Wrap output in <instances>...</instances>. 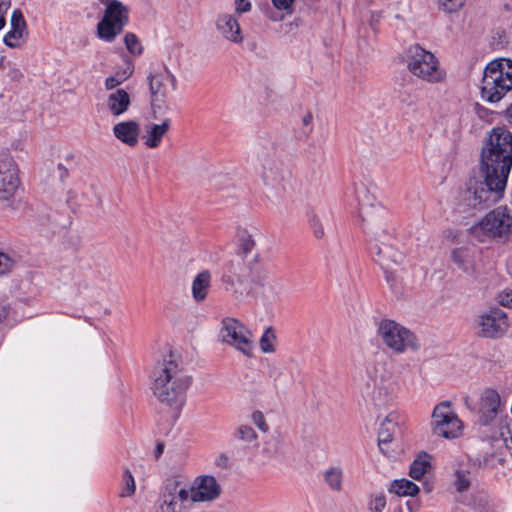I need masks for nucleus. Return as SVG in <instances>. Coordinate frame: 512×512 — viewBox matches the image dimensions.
<instances>
[{
	"label": "nucleus",
	"mask_w": 512,
	"mask_h": 512,
	"mask_svg": "<svg viewBox=\"0 0 512 512\" xmlns=\"http://www.w3.org/2000/svg\"><path fill=\"white\" fill-rule=\"evenodd\" d=\"M309 223L312 228L313 235L317 239H322L325 236V231L320 219L316 215H312L309 219Z\"/></svg>",
	"instance_id": "obj_44"
},
{
	"label": "nucleus",
	"mask_w": 512,
	"mask_h": 512,
	"mask_svg": "<svg viewBox=\"0 0 512 512\" xmlns=\"http://www.w3.org/2000/svg\"><path fill=\"white\" fill-rule=\"evenodd\" d=\"M431 467L427 454L419 455L411 464L409 475L415 480H420Z\"/></svg>",
	"instance_id": "obj_30"
},
{
	"label": "nucleus",
	"mask_w": 512,
	"mask_h": 512,
	"mask_svg": "<svg viewBox=\"0 0 512 512\" xmlns=\"http://www.w3.org/2000/svg\"><path fill=\"white\" fill-rule=\"evenodd\" d=\"M17 262L18 257L15 253L0 251V276L10 273Z\"/></svg>",
	"instance_id": "obj_33"
},
{
	"label": "nucleus",
	"mask_w": 512,
	"mask_h": 512,
	"mask_svg": "<svg viewBox=\"0 0 512 512\" xmlns=\"http://www.w3.org/2000/svg\"><path fill=\"white\" fill-rule=\"evenodd\" d=\"M229 464V458L226 454H220L215 460V466L220 468H226Z\"/></svg>",
	"instance_id": "obj_49"
},
{
	"label": "nucleus",
	"mask_w": 512,
	"mask_h": 512,
	"mask_svg": "<svg viewBox=\"0 0 512 512\" xmlns=\"http://www.w3.org/2000/svg\"><path fill=\"white\" fill-rule=\"evenodd\" d=\"M193 500L184 478L173 476L165 480L157 507V512H190Z\"/></svg>",
	"instance_id": "obj_7"
},
{
	"label": "nucleus",
	"mask_w": 512,
	"mask_h": 512,
	"mask_svg": "<svg viewBox=\"0 0 512 512\" xmlns=\"http://www.w3.org/2000/svg\"><path fill=\"white\" fill-rule=\"evenodd\" d=\"M372 395L376 401L386 403L394 400L400 389V377L396 374L392 363L383 356L375 357L366 368Z\"/></svg>",
	"instance_id": "obj_4"
},
{
	"label": "nucleus",
	"mask_w": 512,
	"mask_h": 512,
	"mask_svg": "<svg viewBox=\"0 0 512 512\" xmlns=\"http://www.w3.org/2000/svg\"><path fill=\"white\" fill-rule=\"evenodd\" d=\"M386 506V498L383 494L373 495L368 503L369 512H382Z\"/></svg>",
	"instance_id": "obj_40"
},
{
	"label": "nucleus",
	"mask_w": 512,
	"mask_h": 512,
	"mask_svg": "<svg viewBox=\"0 0 512 512\" xmlns=\"http://www.w3.org/2000/svg\"><path fill=\"white\" fill-rule=\"evenodd\" d=\"M453 262L463 271L472 270L473 253L468 247L456 248L452 251Z\"/></svg>",
	"instance_id": "obj_29"
},
{
	"label": "nucleus",
	"mask_w": 512,
	"mask_h": 512,
	"mask_svg": "<svg viewBox=\"0 0 512 512\" xmlns=\"http://www.w3.org/2000/svg\"><path fill=\"white\" fill-rule=\"evenodd\" d=\"M106 105L111 115L119 117L128 111L131 105L130 95L122 88L115 89L108 94Z\"/></svg>",
	"instance_id": "obj_22"
},
{
	"label": "nucleus",
	"mask_w": 512,
	"mask_h": 512,
	"mask_svg": "<svg viewBox=\"0 0 512 512\" xmlns=\"http://www.w3.org/2000/svg\"><path fill=\"white\" fill-rule=\"evenodd\" d=\"M506 442V447L509 449V450H512V436L510 437L509 440H505Z\"/></svg>",
	"instance_id": "obj_53"
},
{
	"label": "nucleus",
	"mask_w": 512,
	"mask_h": 512,
	"mask_svg": "<svg viewBox=\"0 0 512 512\" xmlns=\"http://www.w3.org/2000/svg\"><path fill=\"white\" fill-rule=\"evenodd\" d=\"M510 90H512V60L500 58L491 61L486 66L482 78V99L496 103Z\"/></svg>",
	"instance_id": "obj_5"
},
{
	"label": "nucleus",
	"mask_w": 512,
	"mask_h": 512,
	"mask_svg": "<svg viewBox=\"0 0 512 512\" xmlns=\"http://www.w3.org/2000/svg\"><path fill=\"white\" fill-rule=\"evenodd\" d=\"M507 313L494 307L482 312L477 319L479 335L489 339L503 337L509 329Z\"/></svg>",
	"instance_id": "obj_12"
},
{
	"label": "nucleus",
	"mask_w": 512,
	"mask_h": 512,
	"mask_svg": "<svg viewBox=\"0 0 512 512\" xmlns=\"http://www.w3.org/2000/svg\"><path fill=\"white\" fill-rule=\"evenodd\" d=\"M465 0H438L439 6L446 12L452 13L463 7Z\"/></svg>",
	"instance_id": "obj_41"
},
{
	"label": "nucleus",
	"mask_w": 512,
	"mask_h": 512,
	"mask_svg": "<svg viewBox=\"0 0 512 512\" xmlns=\"http://www.w3.org/2000/svg\"><path fill=\"white\" fill-rule=\"evenodd\" d=\"M507 117H508L510 123H512V104L507 109Z\"/></svg>",
	"instance_id": "obj_52"
},
{
	"label": "nucleus",
	"mask_w": 512,
	"mask_h": 512,
	"mask_svg": "<svg viewBox=\"0 0 512 512\" xmlns=\"http://www.w3.org/2000/svg\"><path fill=\"white\" fill-rule=\"evenodd\" d=\"M469 233L480 243H507L512 240V210L497 207L475 222Z\"/></svg>",
	"instance_id": "obj_3"
},
{
	"label": "nucleus",
	"mask_w": 512,
	"mask_h": 512,
	"mask_svg": "<svg viewBox=\"0 0 512 512\" xmlns=\"http://www.w3.org/2000/svg\"><path fill=\"white\" fill-rule=\"evenodd\" d=\"M376 336L396 354L417 351L420 348L419 339L414 332L392 319H381L377 323Z\"/></svg>",
	"instance_id": "obj_6"
},
{
	"label": "nucleus",
	"mask_w": 512,
	"mask_h": 512,
	"mask_svg": "<svg viewBox=\"0 0 512 512\" xmlns=\"http://www.w3.org/2000/svg\"><path fill=\"white\" fill-rule=\"evenodd\" d=\"M370 233L373 235L374 243L371 245V251L378 258L376 259L378 263L385 270H391V263L402 264L404 261V255L395 250L389 243H386L385 240H389L390 236L387 233L377 234L373 229H370Z\"/></svg>",
	"instance_id": "obj_14"
},
{
	"label": "nucleus",
	"mask_w": 512,
	"mask_h": 512,
	"mask_svg": "<svg viewBox=\"0 0 512 512\" xmlns=\"http://www.w3.org/2000/svg\"><path fill=\"white\" fill-rule=\"evenodd\" d=\"M484 180L471 179L460 192L458 206L462 211L482 203L495 202L503 193L512 167V133L504 127H495L482 148Z\"/></svg>",
	"instance_id": "obj_1"
},
{
	"label": "nucleus",
	"mask_w": 512,
	"mask_h": 512,
	"mask_svg": "<svg viewBox=\"0 0 512 512\" xmlns=\"http://www.w3.org/2000/svg\"><path fill=\"white\" fill-rule=\"evenodd\" d=\"M124 43L127 50L136 56H139L143 52V47L138 39V37L133 33H127L124 37Z\"/></svg>",
	"instance_id": "obj_36"
},
{
	"label": "nucleus",
	"mask_w": 512,
	"mask_h": 512,
	"mask_svg": "<svg viewBox=\"0 0 512 512\" xmlns=\"http://www.w3.org/2000/svg\"><path fill=\"white\" fill-rule=\"evenodd\" d=\"M127 20L126 9L118 1H112L106 8L104 17L98 23L97 32L99 38L111 42L120 34Z\"/></svg>",
	"instance_id": "obj_11"
},
{
	"label": "nucleus",
	"mask_w": 512,
	"mask_h": 512,
	"mask_svg": "<svg viewBox=\"0 0 512 512\" xmlns=\"http://www.w3.org/2000/svg\"><path fill=\"white\" fill-rule=\"evenodd\" d=\"M235 12L238 14L247 13L251 10L252 4L249 0H235Z\"/></svg>",
	"instance_id": "obj_46"
},
{
	"label": "nucleus",
	"mask_w": 512,
	"mask_h": 512,
	"mask_svg": "<svg viewBox=\"0 0 512 512\" xmlns=\"http://www.w3.org/2000/svg\"><path fill=\"white\" fill-rule=\"evenodd\" d=\"M253 424L263 433L269 431V425L266 422L265 416L261 411H254L251 415Z\"/></svg>",
	"instance_id": "obj_42"
},
{
	"label": "nucleus",
	"mask_w": 512,
	"mask_h": 512,
	"mask_svg": "<svg viewBox=\"0 0 512 512\" xmlns=\"http://www.w3.org/2000/svg\"><path fill=\"white\" fill-rule=\"evenodd\" d=\"M19 186L18 169L12 159L0 161V200L10 199Z\"/></svg>",
	"instance_id": "obj_16"
},
{
	"label": "nucleus",
	"mask_w": 512,
	"mask_h": 512,
	"mask_svg": "<svg viewBox=\"0 0 512 512\" xmlns=\"http://www.w3.org/2000/svg\"><path fill=\"white\" fill-rule=\"evenodd\" d=\"M10 26V31L4 36V43L8 47L13 48L19 45V41L22 39L26 31V21L19 9H15L12 12Z\"/></svg>",
	"instance_id": "obj_21"
},
{
	"label": "nucleus",
	"mask_w": 512,
	"mask_h": 512,
	"mask_svg": "<svg viewBox=\"0 0 512 512\" xmlns=\"http://www.w3.org/2000/svg\"><path fill=\"white\" fill-rule=\"evenodd\" d=\"M224 288L237 301H243L250 293V284L242 275L233 272L222 277Z\"/></svg>",
	"instance_id": "obj_20"
},
{
	"label": "nucleus",
	"mask_w": 512,
	"mask_h": 512,
	"mask_svg": "<svg viewBox=\"0 0 512 512\" xmlns=\"http://www.w3.org/2000/svg\"><path fill=\"white\" fill-rule=\"evenodd\" d=\"M162 451H163V445H162V444H158V446H157V456H158L159 454H161V453H162Z\"/></svg>",
	"instance_id": "obj_54"
},
{
	"label": "nucleus",
	"mask_w": 512,
	"mask_h": 512,
	"mask_svg": "<svg viewBox=\"0 0 512 512\" xmlns=\"http://www.w3.org/2000/svg\"><path fill=\"white\" fill-rule=\"evenodd\" d=\"M211 284V273L204 270L196 275L192 282L191 291L195 301L202 302L206 299Z\"/></svg>",
	"instance_id": "obj_24"
},
{
	"label": "nucleus",
	"mask_w": 512,
	"mask_h": 512,
	"mask_svg": "<svg viewBox=\"0 0 512 512\" xmlns=\"http://www.w3.org/2000/svg\"><path fill=\"white\" fill-rule=\"evenodd\" d=\"M171 119L166 118L161 124H149L145 128L143 136L144 144L148 148H157L162 142L163 136L168 132Z\"/></svg>",
	"instance_id": "obj_23"
},
{
	"label": "nucleus",
	"mask_w": 512,
	"mask_h": 512,
	"mask_svg": "<svg viewBox=\"0 0 512 512\" xmlns=\"http://www.w3.org/2000/svg\"><path fill=\"white\" fill-rule=\"evenodd\" d=\"M407 68L414 76L432 83L441 81L445 75L434 54L419 45L409 48Z\"/></svg>",
	"instance_id": "obj_9"
},
{
	"label": "nucleus",
	"mask_w": 512,
	"mask_h": 512,
	"mask_svg": "<svg viewBox=\"0 0 512 512\" xmlns=\"http://www.w3.org/2000/svg\"><path fill=\"white\" fill-rule=\"evenodd\" d=\"M483 407L492 416H495L501 405V397L498 392L492 389H488L483 393L482 396Z\"/></svg>",
	"instance_id": "obj_31"
},
{
	"label": "nucleus",
	"mask_w": 512,
	"mask_h": 512,
	"mask_svg": "<svg viewBox=\"0 0 512 512\" xmlns=\"http://www.w3.org/2000/svg\"><path fill=\"white\" fill-rule=\"evenodd\" d=\"M343 469L340 466H331L323 473L325 484L334 492L343 490Z\"/></svg>",
	"instance_id": "obj_27"
},
{
	"label": "nucleus",
	"mask_w": 512,
	"mask_h": 512,
	"mask_svg": "<svg viewBox=\"0 0 512 512\" xmlns=\"http://www.w3.org/2000/svg\"><path fill=\"white\" fill-rule=\"evenodd\" d=\"M470 468L471 464L468 460H458L455 464V487L458 492L466 491L470 486Z\"/></svg>",
	"instance_id": "obj_25"
},
{
	"label": "nucleus",
	"mask_w": 512,
	"mask_h": 512,
	"mask_svg": "<svg viewBox=\"0 0 512 512\" xmlns=\"http://www.w3.org/2000/svg\"><path fill=\"white\" fill-rule=\"evenodd\" d=\"M219 341L235 349L247 358L254 355L255 339L252 331L233 317H226L222 320L219 334Z\"/></svg>",
	"instance_id": "obj_8"
},
{
	"label": "nucleus",
	"mask_w": 512,
	"mask_h": 512,
	"mask_svg": "<svg viewBox=\"0 0 512 512\" xmlns=\"http://www.w3.org/2000/svg\"><path fill=\"white\" fill-rule=\"evenodd\" d=\"M406 507L409 512H418L421 507V502L418 499H410L406 502Z\"/></svg>",
	"instance_id": "obj_48"
},
{
	"label": "nucleus",
	"mask_w": 512,
	"mask_h": 512,
	"mask_svg": "<svg viewBox=\"0 0 512 512\" xmlns=\"http://www.w3.org/2000/svg\"><path fill=\"white\" fill-rule=\"evenodd\" d=\"M258 174L267 188L276 191L283 188L285 172L276 162L266 161L261 165Z\"/></svg>",
	"instance_id": "obj_18"
},
{
	"label": "nucleus",
	"mask_w": 512,
	"mask_h": 512,
	"mask_svg": "<svg viewBox=\"0 0 512 512\" xmlns=\"http://www.w3.org/2000/svg\"><path fill=\"white\" fill-rule=\"evenodd\" d=\"M9 314V307L6 305L0 306V323H2Z\"/></svg>",
	"instance_id": "obj_51"
},
{
	"label": "nucleus",
	"mask_w": 512,
	"mask_h": 512,
	"mask_svg": "<svg viewBox=\"0 0 512 512\" xmlns=\"http://www.w3.org/2000/svg\"><path fill=\"white\" fill-rule=\"evenodd\" d=\"M255 245V240L250 233L246 231L240 233L239 249L242 251L244 255L250 254L254 250Z\"/></svg>",
	"instance_id": "obj_38"
},
{
	"label": "nucleus",
	"mask_w": 512,
	"mask_h": 512,
	"mask_svg": "<svg viewBox=\"0 0 512 512\" xmlns=\"http://www.w3.org/2000/svg\"><path fill=\"white\" fill-rule=\"evenodd\" d=\"M496 301L503 307L512 309V289H504L496 296Z\"/></svg>",
	"instance_id": "obj_43"
},
{
	"label": "nucleus",
	"mask_w": 512,
	"mask_h": 512,
	"mask_svg": "<svg viewBox=\"0 0 512 512\" xmlns=\"http://www.w3.org/2000/svg\"><path fill=\"white\" fill-rule=\"evenodd\" d=\"M381 212H383V209L379 204L368 205L366 203L360 202L359 214L362 221L366 222L367 224L376 222Z\"/></svg>",
	"instance_id": "obj_32"
},
{
	"label": "nucleus",
	"mask_w": 512,
	"mask_h": 512,
	"mask_svg": "<svg viewBox=\"0 0 512 512\" xmlns=\"http://www.w3.org/2000/svg\"><path fill=\"white\" fill-rule=\"evenodd\" d=\"M276 335L272 327H268L259 340L260 349L263 353L275 352Z\"/></svg>",
	"instance_id": "obj_34"
},
{
	"label": "nucleus",
	"mask_w": 512,
	"mask_h": 512,
	"mask_svg": "<svg viewBox=\"0 0 512 512\" xmlns=\"http://www.w3.org/2000/svg\"><path fill=\"white\" fill-rule=\"evenodd\" d=\"M136 491L135 479L129 469H125L122 476L120 497H131Z\"/></svg>",
	"instance_id": "obj_35"
},
{
	"label": "nucleus",
	"mask_w": 512,
	"mask_h": 512,
	"mask_svg": "<svg viewBox=\"0 0 512 512\" xmlns=\"http://www.w3.org/2000/svg\"><path fill=\"white\" fill-rule=\"evenodd\" d=\"M11 6L10 0H0V30L5 27V15Z\"/></svg>",
	"instance_id": "obj_47"
},
{
	"label": "nucleus",
	"mask_w": 512,
	"mask_h": 512,
	"mask_svg": "<svg viewBox=\"0 0 512 512\" xmlns=\"http://www.w3.org/2000/svg\"><path fill=\"white\" fill-rule=\"evenodd\" d=\"M191 377L185 373L177 357L165 356L154 368L153 394L164 404L171 417L178 419L186 403Z\"/></svg>",
	"instance_id": "obj_2"
},
{
	"label": "nucleus",
	"mask_w": 512,
	"mask_h": 512,
	"mask_svg": "<svg viewBox=\"0 0 512 512\" xmlns=\"http://www.w3.org/2000/svg\"><path fill=\"white\" fill-rule=\"evenodd\" d=\"M396 430V415L389 414L381 423L378 432V446L383 451V446L392 441L393 434Z\"/></svg>",
	"instance_id": "obj_26"
},
{
	"label": "nucleus",
	"mask_w": 512,
	"mask_h": 512,
	"mask_svg": "<svg viewBox=\"0 0 512 512\" xmlns=\"http://www.w3.org/2000/svg\"><path fill=\"white\" fill-rule=\"evenodd\" d=\"M431 430L434 435L446 439H455L462 434L463 423L453 410L450 402L443 401L434 407Z\"/></svg>",
	"instance_id": "obj_10"
},
{
	"label": "nucleus",
	"mask_w": 512,
	"mask_h": 512,
	"mask_svg": "<svg viewBox=\"0 0 512 512\" xmlns=\"http://www.w3.org/2000/svg\"><path fill=\"white\" fill-rule=\"evenodd\" d=\"M112 130L114 137L128 147H135L139 142L140 125L134 120L121 121Z\"/></svg>",
	"instance_id": "obj_19"
},
{
	"label": "nucleus",
	"mask_w": 512,
	"mask_h": 512,
	"mask_svg": "<svg viewBox=\"0 0 512 512\" xmlns=\"http://www.w3.org/2000/svg\"><path fill=\"white\" fill-rule=\"evenodd\" d=\"M148 81L153 107L160 106V104L165 102L167 96V82L171 83L174 90L177 86L176 77L166 67L151 72L148 76Z\"/></svg>",
	"instance_id": "obj_15"
},
{
	"label": "nucleus",
	"mask_w": 512,
	"mask_h": 512,
	"mask_svg": "<svg viewBox=\"0 0 512 512\" xmlns=\"http://www.w3.org/2000/svg\"><path fill=\"white\" fill-rule=\"evenodd\" d=\"M395 512H403V510L401 508L395 510Z\"/></svg>",
	"instance_id": "obj_55"
},
{
	"label": "nucleus",
	"mask_w": 512,
	"mask_h": 512,
	"mask_svg": "<svg viewBox=\"0 0 512 512\" xmlns=\"http://www.w3.org/2000/svg\"><path fill=\"white\" fill-rule=\"evenodd\" d=\"M218 32L232 43H241L243 34L238 19L231 14H220L216 19Z\"/></svg>",
	"instance_id": "obj_17"
},
{
	"label": "nucleus",
	"mask_w": 512,
	"mask_h": 512,
	"mask_svg": "<svg viewBox=\"0 0 512 512\" xmlns=\"http://www.w3.org/2000/svg\"><path fill=\"white\" fill-rule=\"evenodd\" d=\"M236 436L238 439L247 443H252L257 440L256 432L249 425H240L236 430Z\"/></svg>",
	"instance_id": "obj_39"
},
{
	"label": "nucleus",
	"mask_w": 512,
	"mask_h": 512,
	"mask_svg": "<svg viewBox=\"0 0 512 512\" xmlns=\"http://www.w3.org/2000/svg\"><path fill=\"white\" fill-rule=\"evenodd\" d=\"M187 485L194 505L214 502L222 494L220 482L211 474L197 475Z\"/></svg>",
	"instance_id": "obj_13"
},
{
	"label": "nucleus",
	"mask_w": 512,
	"mask_h": 512,
	"mask_svg": "<svg viewBox=\"0 0 512 512\" xmlns=\"http://www.w3.org/2000/svg\"><path fill=\"white\" fill-rule=\"evenodd\" d=\"M389 492L398 496L414 497L418 494L419 487L408 479H396L391 483Z\"/></svg>",
	"instance_id": "obj_28"
},
{
	"label": "nucleus",
	"mask_w": 512,
	"mask_h": 512,
	"mask_svg": "<svg viewBox=\"0 0 512 512\" xmlns=\"http://www.w3.org/2000/svg\"><path fill=\"white\" fill-rule=\"evenodd\" d=\"M302 125L306 128H308V131H311L312 128H311V125H312V122H313V115L312 113L310 112H307L303 117H302Z\"/></svg>",
	"instance_id": "obj_50"
},
{
	"label": "nucleus",
	"mask_w": 512,
	"mask_h": 512,
	"mask_svg": "<svg viewBox=\"0 0 512 512\" xmlns=\"http://www.w3.org/2000/svg\"><path fill=\"white\" fill-rule=\"evenodd\" d=\"M133 73V68L128 66L122 75L117 74L116 76H110L105 80V87L108 90H115V88L120 85L123 81L129 78Z\"/></svg>",
	"instance_id": "obj_37"
},
{
	"label": "nucleus",
	"mask_w": 512,
	"mask_h": 512,
	"mask_svg": "<svg viewBox=\"0 0 512 512\" xmlns=\"http://www.w3.org/2000/svg\"><path fill=\"white\" fill-rule=\"evenodd\" d=\"M271 2L276 10L291 14L295 0H271Z\"/></svg>",
	"instance_id": "obj_45"
}]
</instances>
